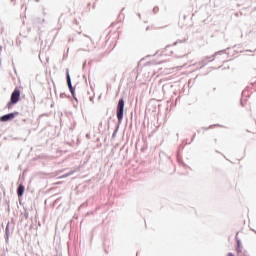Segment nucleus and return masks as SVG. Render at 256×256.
<instances>
[{
	"instance_id": "obj_1",
	"label": "nucleus",
	"mask_w": 256,
	"mask_h": 256,
	"mask_svg": "<svg viewBox=\"0 0 256 256\" xmlns=\"http://www.w3.org/2000/svg\"><path fill=\"white\" fill-rule=\"evenodd\" d=\"M125 111V100L120 99L117 105V119L119 123L123 121V112Z\"/></svg>"
},
{
	"instance_id": "obj_2",
	"label": "nucleus",
	"mask_w": 256,
	"mask_h": 256,
	"mask_svg": "<svg viewBox=\"0 0 256 256\" xmlns=\"http://www.w3.org/2000/svg\"><path fill=\"white\" fill-rule=\"evenodd\" d=\"M21 97V90L20 89H15L11 95V103L13 105H15V103H18L19 102V98Z\"/></svg>"
},
{
	"instance_id": "obj_5",
	"label": "nucleus",
	"mask_w": 256,
	"mask_h": 256,
	"mask_svg": "<svg viewBox=\"0 0 256 256\" xmlns=\"http://www.w3.org/2000/svg\"><path fill=\"white\" fill-rule=\"evenodd\" d=\"M23 193H25V186L19 185L17 189L18 197H23Z\"/></svg>"
},
{
	"instance_id": "obj_3",
	"label": "nucleus",
	"mask_w": 256,
	"mask_h": 256,
	"mask_svg": "<svg viewBox=\"0 0 256 256\" xmlns=\"http://www.w3.org/2000/svg\"><path fill=\"white\" fill-rule=\"evenodd\" d=\"M66 76H67L68 88H69L70 92L72 93V95H75V88H73V85H71V75L69 74V70H67Z\"/></svg>"
},
{
	"instance_id": "obj_4",
	"label": "nucleus",
	"mask_w": 256,
	"mask_h": 256,
	"mask_svg": "<svg viewBox=\"0 0 256 256\" xmlns=\"http://www.w3.org/2000/svg\"><path fill=\"white\" fill-rule=\"evenodd\" d=\"M12 119H15V113L6 114L0 117V121H2L3 123L11 121Z\"/></svg>"
}]
</instances>
